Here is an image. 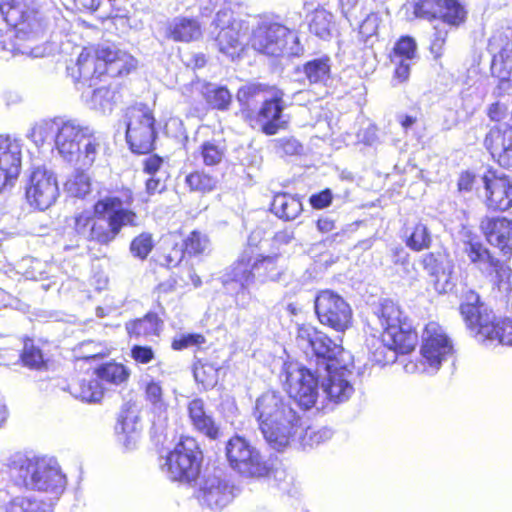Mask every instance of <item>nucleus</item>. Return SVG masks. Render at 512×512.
<instances>
[{
    "instance_id": "obj_58",
    "label": "nucleus",
    "mask_w": 512,
    "mask_h": 512,
    "mask_svg": "<svg viewBox=\"0 0 512 512\" xmlns=\"http://www.w3.org/2000/svg\"><path fill=\"white\" fill-rule=\"evenodd\" d=\"M397 57L412 60L416 53V42L409 36L402 37L394 48Z\"/></svg>"
},
{
    "instance_id": "obj_9",
    "label": "nucleus",
    "mask_w": 512,
    "mask_h": 512,
    "mask_svg": "<svg viewBox=\"0 0 512 512\" xmlns=\"http://www.w3.org/2000/svg\"><path fill=\"white\" fill-rule=\"evenodd\" d=\"M252 47L268 56H299L303 48L298 37L279 23H261L253 33Z\"/></svg>"
},
{
    "instance_id": "obj_32",
    "label": "nucleus",
    "mask_w": 512,
    "mask_h": 512,
    "mask_svg": "<svg viewBox=\"0 0 512 512\" xmlns=\"http://www.w3.org/2000/svg\"><path fill=\"white\" fill-rule=\"evenodd\" d=\"M253 266V250H245L236 263L232 266L229 273V281L237 283L242 290L248 285L253 279L256 278ZM224 283H228L225 280Z\"/></svg>"
},
{
    "instance_id": "obj_19",
    "label": "nucleus",
    "mask_w": 512,
    "mask_h": 512,
    "mask_svg": "<svg viewBox=\"0 0 512 512\" xmlns=\"http://www.w3.org/2000/svg\"><path fill=\"white\" fill-rule=\"evenodd\" d=\"M213 25L220 31L215 39L218 49L230 57L238 54L242 49L241 24L233 19L230 9H223L217 12Z\"/></svg>"
},
{
    "instance_id": "obj_51",
    "label": "nucleus",
    "mask_w": 512,
    "mask_h": 512,
    "mask_svg": "<svg viewBox=\"0 0 512 512\" xmlns=\"http://www.w3.org/2000/svg\"><path fill=\"white\" fill-rule=\"evenodd\" d=\"M21 359L24 365L30 368L39 369L44 365L42 352L40 349L34 346L32 340H27L24 342Z\"/></svg>"
},
{
    "instance_id": "obj_24",
    "label": "nucleus",
    "mask_w": 512,
    "mask_h": 512,
    "mask_svg": "<svg viewBox=\"0 0 512 512\" xmlns=\"http://www.w3.org/2000/svg\"><path fill=\"white\" fill-rule=\"evenodd\" d=\"M467 329L481 344L512 345V322H467Z\"/></svg>"
},
{
    "instance_id": "obj_20",
    "label": "nucleus",
    "mask_w": 512,
    "mask_h": 512,
    "mask_svg": "<svg viewBox=\"0 0 512 512\" xmlns=\"http://www.w3.org/2000/svg\"><path fill=\"white\" fill-rule=\"evenodd\" d=\"M283 96L284 93L281 90L274 89L271 96L263 100L256 114L255 120L265 135H275L286 127L287 121L283 119L285 109Z\"/></svg>"
},
{
    "instance_id": "obj_57",
    "label": "nucleus",
    "mask_w": 512,
    "mask_h": 512,
    "mask_svg": "<svg viewBox=\"0 0 512 512\" xmlns=\"http://www.w3.org/2000/svg\"><path fill=\"white\" fill-rule=\"evenodd\" d=\"M186 251L183 244H173L168 253L159 257V263L168 268L178 266L184 258Z\"/></svg>"
},
{
    "instance_id": "obj_37",
    "label": "nucleus",
    "mask_w": 512,
    "mask_h": 512,
    "mask_svg": "<svg viewBox=\"0 0 512 512\" xmlns=\"http://www.w3.org/2000/svg\"><path fill=\"white\" fill-rule=\"evenodd\" d=\"M203 95L207 103L215 109L227 110L232 101V95L224 86L215 84H207L204 88Z\"/></svg>"
},
{
    "instance_id": "obj_61",
    "label": "nucleus",
    "mask_w": 512,
    "mask_h": 512,
    "mask_svg": "<svg viewBox=\"0 0 512 512\" xmlns=\"http://www.w3.org/2000/svg\"><path fill=\"white\" fill-rule=\"evenodd\" d=\"M95 220V215L92 216L90 212L83 211L75 216L74 226L78 234L83 235L85 238L89 236V228Z\"/></svg>"
},
{
    "instance_id": "obj_53",
    "label": "nucleus",
    "mask_w": 512,
    "mask_h": 512,
    "mask_svg": "<svg viewBox=\"0 0 512 512\" xmlns=\"http://www.w3.org/2000/svg\"><path fill=\"white\" fill-rule=\"evenodd\" d=\"M401 310L391 299H382L375 310V315L382 320H401Z\"/></svg>"
},
{
    "instance_id": "obj_27",
    "label": "nucleus",
    "mask_w": 512,
    "mask_h": 512,
    "mask_svg": "<svg viewBox=\"0 0 512 512\" xmlns=\"http://www.w3.org/2000/svg\"><path fill=\"white\" fill-rule=\"evenodd\" d=\"M201 26L194 18L175 17L167 24V35L177 42H190L201 36Z\"/></svg>"
},
{
    "instance_id": "obj_59",
    "label": "nucleus",
    "mask_w": 512,
    "mask_h": 512,
    "mask_svg": "<svg viewBox=\"0 0 512 512\" xmlns=\"http://www.w3.org/2000/svg\"><path fill=\"white\" fill-rule=\"evenodd\" d=\"M205 342V338L201 334L188 333L182 334L179 338H176L172 342V348L174 350H182L189 347L200 346Z\"/></svg>"
},
{
    "instance_id": "obj_29",
    "label": "nucleus",
    "mask_w": 512,
    "mask_h": 512,
    "mask_svg": "<svg viewBox=\"0 0 512 512\" xmlns=\"http://www.w3.org/2000/svg\"><path fill=\"white\" fill-rule=\"evenodd\" d=\"M140 388L143 390L144 399L151 411L159 416L165 414L169 404L161 382L146 377L141 380Z\"/></svg>"
},
{
    "instance_id": "obj_50",
    "label": "nucleus",
    "mask_w": 512,
    "mask_h": 512,
    "mask_svg": "<svg viewBox=\"0 0 512 512\" xmlns=\"http://www.w3.org/2000/svg\"><path fill=\"white\" fill-rule=\"evenodd\" d=\"M153 246L152 235L144 232L132 240L130 251L134 257L144 260L152 251Z\"/></svg>"
},
{
    "instance_id": "obj_44",
    "label": "nucleus",
    "mask_w": 512,
    "mask_h": 512,
    "mask_svg": "<svg viewBox=\"0 0 512 512\" xmlns=\"http://www.w3.org/2000/svg\"><path fill=\"white\" fill-rule=\"evenodd\" d=\"M277 257L275 256H254L253 266L256 278L261 280H275L278 276Z\"/></svg>"
},
{
    "instance_id": "obj_3",
    "label": "nucleus",
    "mask_w": 512,
    "mask_h": 512,
    "mask_svg": "<svg viewBox=\"0 0 512 512\" xmlns=\"http://www.w3.org/2000/svg\"><path fill=\"white\" fill-rule=\"evenodd\" d=\"M36 15L28 0H4L0 4V52L33 58L51 53L50 45L40 43L44 26Z\"/></svg>"
},
{
    "instance_id": "obj_12",
    "label": "nucleus",
    "mask_w": 512,
    "mask_h": 512,
    "mask_svg": "<svg viewBox=\"0 0 512 512\" xmlns=\"http://www.w3.org/2000/svg\"><path fill=\"white\" fill-rule=\"evenodd\" d=\"M464 252L469 260L488 275L495 274L494 284L498 290L505 294L507 304L512 309V270L495 258L480 242L470 241L465 244Z\"/></svg>"
},
{
    "instance_id": "obj_18",
    "label": "nucleus",
    "mask_w": 512,
    "mask_h": 512,
    "mask_svg": "<svg viewBox=\"0 0 512 512\" xmlns=\"http://www.w3.org/2000/svg\"><path fill=\"white\" fill-rule=\"evenodd\" d=\"M423 269L433 278L434 289L439 294H445L453 290L455 282L452 274L454 263L446 249H439L422 256Z\"/></svg>"
},
{
    "instance_id": "obj_56",
    "label": "nucleus",
    "mask_w": 512,
    "mask_h": 512,
    "mask_svg": "<svg viewBox=\"0 0 512 512\" xmlns=\"http://www.w3.org/2000/svg\"><path fill=\"white\" fill-rule=\"evenodd\" d=\"M276 152L280 155H297L302 145L293 137H282L273 141Z\"/></svg>"
},
{
    "instance_id": "obj_21",
    "label": "nucleus",
    "mask_w": 512,
    "mask_h": 512,
    "mask_svg": "<svg viewBox=\"0 0 512 512\" xmlns=\"http://www.w3.org/2000/svg\"><path fill=\"white\" fill-rule=\"evenodd\" d=\"M485 191V203L489 209L505 211L512 207V183L505 175L492 172L481 178Z\"/></svg>"
},
{
    "instance_id": "obj_63",
    "label": "nucleus",
    "mask_w": 512,
    "mask_h": 512,
    "mask_svg": "<svg viewBox=\"0 0 512 512\" xmlns=\"http://www.w3.org/2000/svg\"><path fill=\"white\" fill-rule=\"evenodd\" d=\"M163 158L153 154L146 157L143 160V172L149 175H161L167 174L166 171L162 170Z\"/></svg>"
},
{
    "instance_id": "obj_33",
    "label": "nucleus",
    "mask_w": 512,
    "mask_h": 512,
    "mask_svg": "<svg viewBox=\"0 0 512 512\" xmlns=\"http://www.w3.org/2000/svg\"><path fill=\"white\" fill-rule=\"evenodd\" d=\"M302 210L300 199L288 193L276 194L271 204V211L285 221L294 220Z\"/></svg>"
},
{
    "instance_id": "obj_46",
    "label": "nucleus",
    "mask_w": 512,
    "mask_h": 512,
    "mask_svg": "<svg viewBox=\"0 0 512 512\" xmlns=\"http://www.w3.org/2000/svg\"><path fill=\"white\" fill-rule=\"evenodd\" d=\"M262 92L261 84H248L239 88L236 98L241 106V112L246 119H251L250 104Z\"/></svg>"
},
{
    "instance_id": "obj_49",
    "label": "nucleus",
    "mask_w": 512,
    "mask_h": 512,
    "mask_svg": "<svg viewBox=\"0 0 512 512\" xmlns=\"http://www.w3.org/2000/svg\"><path fill=\"white\" fill-rule=\"evenodd\" d=\"M443 0H418L414 4V14L418 18L437 19Z\"/></svg>"
},
{
    "instance_id": "obj_11",
    "label": "nucleus",
    "mask_w": 512,
    "mask_h": 512,
    "mask_svg": "<svg viewBox=\"0 0 512 512\" xmlns=\"http://www.w3.org/2000/svg\"><path fill=\"white\" fill-rule=\"evenodd\" d=\"M126 141L132 152L145 154L153 149L156 138L155 118L151 109L139 104L125 113Z\"/></svg>"
},
{
    "instance_id": "obj_16",
    "label": "nucleus",
    "mask_w": 512,
    "mask_h": 512,
    "mask_svg": "<svg viewBox=\"0 0 512 512\" xmlns=\"http://www.w3.org/2000/svg\"><path fill=\"white\" fill-rule=\"evenodd\" d=\"M22 140L9 134L0 135V193L14 186L22 164Z\"/></svg>"
},
{
    "instance_id": "obj_5",
    "label": "nucleus",
    "mask_w": 512,
    "mask_h": 512,
    "mask_svg": "<svg viewBox=\"0 0 512 512\" xmlns=\"http://www.w3.org/2000/svg\"><path fill=\"white\" fill-rule=\"evenodd\" d=\"M55 148L64 161L78 169H90L106 160L108 144L88 126L77 120H66L57 124Z\"/></svg>"
},
{
    "instance_id": "obj_38",
    "label": "nucleus",
    "mask_w": 512,
    "mask_h": 512,
    "mask_svg": "<svg viewBox=\"0 0 512 512\" xmlns=\"http://www.w3.org/2000/svg\"><path fill=\"white\" fill-rule=\"evenodd\" d=\"M65 183L67 193L73 197L84 198L91 191L90 177L85 173L87 169H78Z\"/></svg>"
},
{
    "instance_id": "obj_47",
    "label": "nucleus",
    "mask_w": 512,
    "mask_h": 512,
    "mask_svg": "<svg viewBox=\"0 0 512 512\" xmlns=\"http://www.w3.org/2000/svg\"><path fill=\"white\" fill-rule=\"evenodd\" d=\"M183 246L188 255H203L209 252L210 241L206 234L199 231H193L184 240Z\"/></svg>"
},
{
    "instance_id": "obj_28",
    "label": "nucleus",
    "mask_w": 512,
    "mask_h": 512,
    "mask_svg": "<svg viewBox=\"0 0 512 512\" xmlns=\"http://www.w3.org/2000/svg\"><path fill=\"white\" fill-rule=\"evenodd\" d=\"M460 313L464 320H491V317L494 319L492 309L473 290L463 294Z\"/></svg>"
},
{
    "instance_id": "obj_62",
    "label": "nucleus",
    "mask_w": 512,
    "mask_h": 512,
    "mask_svg": "<svg viewBox=\"0 0 512 512\" xmlns=\"http://www.w3.org/2000/svg\"><path fill=\"white\" fill-rule=\"evenodd\" d=\"M131 357L138 364H148L155 359V353L151 347L134 345L131 348Z\"/></svg>"
},
{
    "instance_id": "obj_8",
    "label": "nucleus",
    "mask_w": 512,
    "mask_h": 512,
    "mask_svg": "<svg viewBox=\"0 0 512 512\" xmlns=\"http://www.w3.org/2000/svg\"><path fill=\"white\" fill-rule=\"evenodd\" d=\"M200 459L201 451L196 440L183 437L172 451L160 457L159 466L170 480L190 482L199 473Z\"/></svg>"
},
{
    "instance_id": "obj_45",
    "label": "nucleus",
    "mask_w": 512,
    "mask_h": 512,
    "mask_svg": "<svg viewBox=\"0 0 512 512\" xmlns=\"http://www.w3.org/2000/svg\"><path fill=\"white\" fill-rule=\"evenodd\" d=\"M217 178L204 171H194L185 178V183L191 191L210 192L216 188Z\"/></svg>"
},
{
    "instance_id": "obj_52",
    "label": "nucleus",
    "mask_w": 512,
    "mask_h": 512,
    "mask_svg": "<svg viewBox=\"0 0 512 512\" xmlns=\"http://www.w3.org/2000/svg\"><path fill=\"white\" fill-rule=\"evenodd\" d=\"M80 359H96L107 355V349L99 343L93 341L82 342L75 350Z\"/></svg>"
},
{
    "instance_id": "obj_4",
    "label": "nucleus",
    "mask_w": 512,
    "mask_h": 512,
    "mask_svg": "<svg viewBox=\"0 0 512 512\" xmlns=\"http://www.w3.org/2000/svg\"><path fill=\"white\" fill-rule=\"evenodd\" d=\"M253 416L266 441L276 450L288 446L303 431L301 417L292 407L291 399L275 391H267L256 399Z\"/></svg>"
},
{
    "instance_id": "obj_7",
    "label": "nucleus",
    "mask_w": 512,
    "mask_h": 512,
    "mask_svg": "<svg viewBox=\"0 0 512 512\" xmlns=\"http://www.w3.org/2000/svg\"><path fill=\"white\" fill-rule=\"evenodd\" d=\"M13 465L24 485L32 490L49 494L46 500H53V508L66 487V477L53 458L19 456Z\"/></svg>"
},
{
    "instance_id": "obj_6",
    "label": "nucleus",
    "mask_w": 512,
    "mask_h": 512,
    "mask_svg": "<svg viewBox=\"0 0 512 512\" xmlns=\"http://www.w3.org/2000/svg\"><path fill=\"white\" fill-rule=\"evenodd\" d=\"M128 57L110 46H99L96 49L84 48L76 63L67 66V73L76 85H88L91 88L94 81L104 74L118 76L128 73Z\"/></svg>"
},
{
    "instance_id": "obj_64",
    "label": "nucleus",
    "mask_w": 512,
    "mask_h": 512,
    "mask_svg": "<svg viewBox=\"0 0 512 512\" xmlns=\"http://www.w3.org/2000/svg\"><path fill=\"white\" fill-rule=\"evenodd\" d=\"M333 199V195L330 189H325L319 193L312 194L309 202L315 209H324L328 207Z\"/></svg>"
},
{
    "instance_id": "obj_41",
    "label": "nucleus",
    "mask_w": 512,
    "mask_h": 512,
    "mask_svg": "<svg viewBox=\"0 0 512 512\" xmlns=\"http://www.w3.org/2000/svg\"><path fill=\"white\" fill-rule=\"evenodd\" d=\"M431 243V232L423 223H417L406 239V246L416 252L430 248Z\"/></svg>"
},
{
    "instance_id": "obj_2",
    "label": "nucleus",
    "mask_w": 512,
    "mask_h": 512,
    "mask_svg": "<svg viewBox=\"0 0 512 512\" xmlns=\"http://www.w3.org/2000/svg\"><path fill=\"white\" fill-rule=\"evenodd\" d=\"M300 345L310 347L317 359L319 368H323L326 376L321 387L326 397L335 403L347 401L354 393L350 377L352 372V356L341 345L336 344L322 331L317 330L309 322L302 323L298 328Z\"/></svg>"
},
{
    "instance_id": "obj_15",
    "label": "nucleus",
    "mask_w": 512,
    "mask_h": 512,
    "mask_svg": "<svg viewBox=\"0 0 512 512\" xmlns=\"http://www.w3.org/2000/svg\"><path fill=\"white\" fill-rule=\"evenodd\" d=\"M197 499L201 505L220 511L234 498V487L221 470L204 474L198 482Z\"/></svg>"
},
{
    "instance_id": "obj_55",
    "label": "nucleus",
    "mask_w": 512,
    "mask_h": 512,
    "mask_svg": "<svg viewBox=\"0 0 512 512\" xmlns=\"http://www.w3.org/2000/svg\"><path fill=\"white\" fill-rule=\"evenodd\" d=\"M139 428V418L133 411H122L116 430L125 434L135 433Z\"/></svg>"
},
{
    "instance_id": "obj_23",
    "label": "nucleus",
    "mask_w": 512,
    "mask_h": 512,
    "mask_svg": "<svg viewBox=\"0 0 512 512\" xmlns=\"http://www.w3.org/2000/svg\"><path fill=\"white\" fill-rule=\"evenodd\" d=\"M314 309L318 320H350L352 309L338 293L325 289L317 293Z\"/></svg>"
},
{
    "instance_id": "obj_22",
    "label": "nucleus",
    "mask_w": 512,
    "mask_h": 512,
    "mask_svg": "<svg viewBox=\"0 0 512 512\" xmlns=\"http://www.w3.org/2000/svg\"><path fill=\"white\" fill-rule=\"evenodd\" d=\"M484 145L500 166L512 168V128L507 124L492 127L485 137Z\"/></svg>"
},
{
    "instance_id": "obj_54",
    "label": "nucleus",
    "mask_w": 512,
    "mask_h": 512,
    "mask_svg": "<svg viewBox=\"0 0 512 512\" xmlns=\"http://www.w3.org/2000/svg\"><path fill=\"white\" fill-rule=\"evenodd\" d=\"M60 124L56 121H43L34 125L28 137L37 145L43 144L53 130V126Z\"/></svg>"
},
{
    "instance_id": "obj_42",
    "label": "nucleus",
    "mask_w": 512,
    "mask_h": 512,
    "mask_svg": "<svg viewBox=\"0 0 512 512\" xmlns=\"http://www.w3.org/2000/svg\"><path fill=\"white\" fill-rule=\"evenodd\" d=\"M333 15L325 9H317L313 12L310 22V32L326 39L330 36Z\"/></svg>"
},
{
    "instance_id": "obj_34",
    "label": "nucleus",
    "mask_w": 512,
    "mask_h": 512,
    "mask_svg": "<svg viewBox=\"0 0 512 512\" xmlns=\"http://www.w3.org/2000/svg\"><path fill=\"white\" fill-rule=\"evenodd\" d=\"M70 393L84 402H98L103 397V387L96 378H83L69 386Z\"/></svg>"
},
{
    "instance_id": "obj_25",
    "label": "nucleus",
    "mask_w": 512,
    "mask_h": 512,
    "mask_svg": "<svg viewBox=\"0 0 512 512\" xmlns=\"http://www.w3.org/2000/svg\"><path fill=\"white\" fill-rule=\"evenodd\" d=\"M480 228L491 245L498 247L504 256L511 255L512 220L500 216L485 217Z\"/></svg>"
},
{
    "instance_id": "obj_39",
    "label": "nucleus",
    "mask_w": 512,
    "mask_h": 512,
    "mask_svg": "<svg viewBox=\"0 0 512 512\" xmlns=\"http://www.w3.org/2000/svg\"><path fill=\"white\" fill-rule=\"evenodd\" d=\"M97 379L103 382L119 385L127 381L129 371L121 364L106 363L95 371Z\"/></svg>"
},
{
    "instance_id": "obj_36",
    "label": "nucleus",
    "mask_w": 512,
    "mask_h": 512,
    "mask_svg": "<svg viewBox=\"0 0 512 512\" xmlns=\"http://www.w3.org/2000/svg\"><path fill=\"white\" fill-rule=\"evenodd\" d=\"M303 73L310 84L325 85L331 75L330 59L325 57L306 62L303 66Z\"/></svg>"
},
{
    "instance_id": "obj_30",
    "label": "nucleus",
    "mask_w": 512,
    "mask_h": 512,
    "mask_svg": "<svg viewBox=\"0 0 512 512\" xmlns=\"http://www.w3.org/2000/svg\"><path fill=\"white\" fill-rule=\"evenodd\" d=\"M82 98L91 109L108 113L113 110L118 96L115 89L103 86L94 90L88 87L82 92Z\"/></svg>"
},
{
    "instance_id": "obj_40",
    "label": "nucleus",
    "mask_w": 512,
    "mask_h": 512,
    "mask_svg": "<svg viewBox=\"0 0 512 512\" xmlns=\"http://www.w3.org/2000/svg\"><path fill=\"white\" fill-rule=\"evenodd\" d=\"M445 2L440 7L438 18L444 23L458 26L464 22L466 11L457 0H443Z\"/></svg>"
},
{
    "instance_id": "obj_10",
    "label": "nucleus",
    "mask_w": 512,
    "mask_h": 512,
    "mask_svg": "<svg viewBox=\"0 0 512 512\" xmlns=\"http://www.w3.org/2000/svg\"><path fill=\"white\" fill-rule=\"evenodd\" d=\"M280 379L289 398H293L299 406L310 409L316 404L319 396L318 376L310 369L297 362H287L283 364Z\"/></svg>"
},
{
    "instance_id": "obj_35",
    "label": "nucleus",
    "mask_w": 512,
    "mask_h": 512,
    "mask_svg": "<svg viewBox=\"0 0 512 512\" xmlns=\"http://www.w3.org/2000/svg\"><path fill=\"white\" fill-rule=\"evenodd\" d=\"M95 220L89 228L88 240L95 241L101 245H108L116 239V235L112 230L110 221L108 220L107 212L102 215L95 213Z\"/></svg>"
},
{
    "instance_id": "obj_48",
    "label": "nucleus",
    "mask_w": 512,
    "mask_h": 512,
    "mask_svg": "<svg viewBox=\"0 0 512 512\" xmlns=\"http://www.w3.org/2000/svg\"><path fill=\"white\" fill-rule=\"evenodd\" d=\"M194 377L195 380L202 384L203 388L207 390L213 388L217 384L219 370L212 364L199 363L194 367Z\"/></svg>"
},
{
    "instance_id": "obj_17",
    "label": "nucleus",
    "mask_w": 512,
    "mask_h": 512,
    "mask_svg": "<svg viewBox=\"0 0 512 512\" xmlns=\"http://www.w3.org/2000/svg\"><path fill=\"white\" fill-rule=\"evenodd\" d=\"M59 194L56 177L43 167L35 168L26 187V197L30 205L39 210L49 208Z\"/></svg>"
},
{
    "instance_id": "obj_31",
    "label": "nucleus",
    "mask_w": 512,
    "mask_h": 512,
    "mask_svg": "<svg viewBox=\"0 0 512 512\" xmlns=\"http://www.w3.org/2000/svg\"><path fill=\"white\" fill-rule=\"evenodd\" d=\"M5 512H54L53 500L44 496H17L4 507Z\"/></svg>"
},
{
    "instance_id": "obj_60",
    "label": "nucleus",
    "mask_w": 512,
    "mask_h": 512,
    "mask_svg": "<svg viewBox=\"0 0 512 512\" xmlns=\"http://www.w3.org/2000/svg\"><path fill=\"white\" fill-rule=\"evenodd\" d=\"M274 314L279 318L303 317L302 308L292 302L282 301L274 306Z\"/></svg>"
},
{
    "instance_id": "obj_26",
    "label": "nucleus",
    "mask_w": 512,
    "mask_h": 512,
    "mask_svg": "<svg viewBox=\"0 0 512 512\" xmlns=\"http://www.w3.org/2000/svg\"><path fill=\"white\" fill-rule=\"evenodd\" d=\"M188 414L195 430L212 440L219 437V426L216 424L213 417L206 412L205 404L202 399L195 398L189 402Z\"/></svg>"
},
{
    "instance_id": "obj_14",
    "label": "nucleus",
    "mask_w": 512,
    "mask_h": 512,
    "mask_svg": "<svg viewBox=\"0 0 512 512\" xmlns=\"http://www.w3.org/2000/svg\"><path fill=\"white\" fill-rule=\"evenodd\" d=\"M133 202L132 192L125 191L122 196L108 195L100 198L93 205V212L100 215L107 212L108 220L116 237L124 227L139 225V216L129 208Z\"/></svg>"
},
{
    "instance_id": "obj_43",
    "label": "nucleus",
    "mask_w": 512,
    "mask_h": 512,
    "mask_svg": "<svg viewBox=\"0 0 512 512\" xmlns=\"http://www.w3.org/2000/svg\"><path fill=\"white\" fill-rule=\"evenodd\" d=\"M226 154V146L217 141H205L200 146V157L206 166H216L220 164Z\"/></svg>"
},
{
    "instance_id": "obj_1",
    "label": "nucleus",
    "mask_w": 512,
    "mask_h": 512,
    "mask_svg": "<svg viewBox=\"0 0 512 512\" xmlns=\"http://www.w3.org/2000/svg\"><path fill=\"white\" fill-rule=\"evenodd\" d=\"M368 324L370 331L380 333L382 345L374 353V361L379 365L394 363L397 353L406 354L414 350L422 332L420 359L405 366L408 372L433 375L443 361L453 353V344L439 322H373Z\"/></svg>"
},
{
    "instance_id": "obj_13",
    "label": "nucleus",
    "mask_w": 512,
    "mask_h": 512,
    "mask_svg": "<svg viewBox=\"0 0 512 512\" xmlns=\"http://www.w3.org/2000/svg\"><path fill=\"white\" fill-rule=\"evenodd\" d=\"M230 466L245 477H264L269 468L260 453L244 438L234 436L226 445Z\"/></svg>"
}]
</instances>
